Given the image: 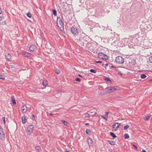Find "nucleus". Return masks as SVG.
I'll return each mask as SVG.
<instances>
[{
	"label": "nucleus",
	"mask_w": 152,
	"mask_h": 152,
	"mask_svg": "<svg viewBox=\"0 0 152 152\" xmlns=\"http://www.w3.org/2000/svg\"><path fill=\"white\" fill-rule=\"evenodd\" d=\"M98 57L99 58L105 61L107 60L108 59V56L103 53H99L98 54Z\"/></svg>",
	"instance_id": "f257e3e1"
},
{
	"label": "nucleus",
	"mask_w": 152,
	"mask_h": 152,
	"mask_svg": "<svg viewBox=\"0 0 152 152\" xmlns=\"http://www.w3.org/2000/svg\"><path fill=\"white\" fill-rule=\"evenodd\" d=\"M115 61L117 64H123L124 61V58L121 56H118L116 58Z\"/></svg>",
	"instance_id": "f03ea898"
},
{
	"label": "nucleus",
	"mask_w": 152,
	"mask_h": 152,
	"mask_svg": "<svg viewBox=\"0 0 152 152\" xmlns=\"http://www.w3.org/2000/svg\"><path fill=\"white\" fill-rule=\"evenodd\" d=\"M70 31L72 33L74 36H77L79 34V31L78 29L76 28L72 27Z\"/></svg>",
	"instance_id": "7ed1b4c3"
},
{
	"label": "nucleus",
	"mask_w": 152,
	"mask_h": 152,
	"mask_svg": "<svg viewBox=\"0 0 152 152\" xmlns=\"http://www.w3.org/2000/svg\"><path fill=\"white\" fill-rule=\"evenodd\" d=\"M119 89L118 87H107L105 90H107L108 93H111Z\"/></svg>",
	"instance_id": "20e7f679"
},
{
	"label": "nucleus",
	"mask_w": 152,
	"mask_h": 152,
	"mask_svg": "<svg viewBox=\"0 0 152 152\" xmlns=\"http://www.w3.org/2000/svg\"><path fill=\"white\" fill-rule=\"evenodd\" d=\"M58 20H59V25L58 24V27L60 30L62 32L64 31V28L63 26V24L61 19V18L59 17H58Z\"/></svg>",
	"instance_id": "39448f33"
},
{
	"label": "nucleus",
	"mask_w": 152,
	"mask_h": 152,
	"mask_svg": "<svg viewBox=\"0 0 152 152\" xmlns=\"http://www.w3.org/2000/svg\"><path fill=\"white\" fill-rule=\"evenodd\" d=\"M33 127L34 126L33 125H30L27 127L26 132L28 135H30L31 134Z\"/></svg>",
	"instance_id": "423d86ee"
},
{
	"label": "nucleus",
	"mask_w": 152,
	"mask_h": 152,
	"mask_svg": "<svg viewBox=\"0 0 152 152\" xmlns=\"http://www.w3.org/2000/svg\"><path fill=\"white\" fill-rule=\"evenodd\" d=\"M121 124V123L119 124L118 122L115 123L113 125L112 127L115 130H116L118 128Z\"/></svg>",
	"instance_id": "0eeeda50"
},
{
	"label": "nucleus",
	"mask_w": 152,
	"mask_h": 152,
	"mask_svg": "<svg viewBox=\"0 0 152 152\" xmlns=\"http://www.w3.org/2000/svg\"><path fill=\"white\" fill-rule=\"evenodd\" d=\"M87 141L89 146L93 145V142L91 138H88L87 139Z\"/></svg>",
	"instance_id": "6e6552de"
},
{
	"label": "nucleus",
	"mask_w": 152,
	"mask_h": 152,
	"mask_svg": "<svg viewBox=\"0 0 152 152\" xmlns=\"http://www.w3.org/2000/svg\"><path fill=\"white\" fill-rule=\"evenodd\" d=\"M6 58L9 61L11 60V56L9 53H6L5 55Z\"/></svg>",
	"instance_id": "1a4fd4ad"
},
{
	"label": "nucleus",
	"mask_w": 152,
	"mask_h": 152,
	"mask_svg": "<svg viewBox=\"0 0 152 152\" xmlns=\"http://www.w3.org/2000/svg\"><path fill=\"white\" fill-rule=\"evenodd\" d=\"M22 122L23 124H25L27 121V119L26 118V117L25 115H23L21 117Z\"/></svg>",
	"instance_id": "9d476101"
},
{
	"label": "nucleus",
	"mask_w": 152,
	"mask_h": 152,
	"mask_svg": "<svg viewBox=\"0 0 152 152\" xmlns=\"http://www.w3.org/2000/svg\"><path fill=\"white\" fill-rule=\"evenodd\" d=\"M22 111L23 113H26L27 111V107L25 106H23L22 107Z\"/></svg>",
	"instance_id": "9b49d317"
},
{
	"label": "nucleus",
	"mask_w": 152,
	"mask_h": 152,
	"mask_svg": "<svg viewBox=\"0 0 152 152\" xmlns=\"http://www.w3.org/2000/svg\"><path fill=\"white\" fill-rule=\"evenodd\" d=\"M36 47L33 45H32L30 46L29 47V50L31 51H33L35 49Z\"/></svg>",
	"instance_id": "f8f14e48"
},
{
	"label": "nucleus",
	"mask_w": 152,
	"mask_h": 152,
	"mask_svg": "<svg viewBox=\"0 0 152 152\" xmlns=\"http://www.w3.org/2000/svg\"><path fill=\"white\" fill-rule=\"evenodd\" d=\"M23 56H26L29 57L31 56V54L27 52H25L23 54Z\"/></svg>",
	"instance_id": "ddd939ff"
},
{
	"label": "nucleus",
	"mask_w": 152,
	"mask_h": 152,
	"mask_svg": "<svg viewBox=\"0 0 152 152\" xmlns=\"http://www.w3.org/2000/svg\"><path fill=\"white\" fill-rule=\"evenodd\" d=\"M62 123L66 126H68L69 124L67 122L64 121L62 120L61 121Z\"/></svg>",
	"instance_id": "4468645a"
},
{
	"label": "nucleus",
	"mask_w": 152,
	"mask_h": 152,
	"mask_svg": "<svg viewBox=\"0 0 152 152\" xmlns=\"http://www.w3.org/2000/svg\"><path fill=\"white\" fill-rule=\"evenodd\" d=\"M12 99V102L13 104H16V101H15V99L14 98V97L13 96H12L11 97Z\"/></svg>",
	"instance_id": "2eb2a0df"
},
{
	"label": "nucleus",
	"mask_w": 152,
	"mask_h": 152,
	"mask_svg": "<svg viewBox=\"0 0 152 152\" xmlns=\"http://www.w3.org/2000/svg\"><path fill=\"white\" fill-rule=\"evenodd\" d=\"M48 81L46 80H43L42 82V85L44 86H46L48 84Z\"/></svg>",
	"instance_id": "dca6fc26"
},
{
	"label": "nucleus",
	"mask_w": 152,
	"mask_h": 152,
	"mask_svg": "<svg viewBox=\"0 0 152 152\" xmlns=\"http://www.w3.org/2000/svg\"><path fill=\"white\" fill-rule=\"evenodd\" d=\"M4 136V132H0V138L2 139Z\"/></svg>",
	"instance_id": "f3484780"
},
{
	"label": "nucleus",
	"mask_w": 152,
	"mask_h": 152,
	"mask_svg": "<svg viewBox=\"0 0 152 152\" xmlns=\"http://www.w3.org/2000/svg\"><path fill=\"white\" fill-rule=\"evenodd\" d=\"M110 135L114 138H115L116 137V135L113 132H110Z\"/></svg>",
	"instance_id": "a211bd4d"
},
{
	"label": "nucleus",
	"mask_w": 152,
	"mask_h": 152,
	"mask_svg": "<svg viewBox=\"0 0 152 152\" xmlns=\"http://www.w3.org/2000/svg\"><path fill=\"white\" fill-rule=\"evenodd\" d=\"M147 77V76L145 74H141L140 75V77L142 79H144Z\"/></svg>",
	"instance_id": "6ab92c4d"
},
{
	"label": "nucleus",
	"mask_w": 152,
	"mask_h": 152,
	"mask_svg": "<svg viewBox=\"0 0 152 152\" xmlns=\"http://www.w3.org/2000/svg\"><path fill=\"white\" fill-rule=\"evenodd\" d=\"M108 93V92H106V91H103L100 93V94L101 95H103L106 94L107 93Z\"/></svg>",
	"instance_id": "aec40b11"
},
{
	"label": "nucleus",
	"mask_w": 152,
	"mask_h": 152,
	"mask_svg": "<svg viewBox=\"0 0 152 152\" xmlns=\"http://www.w3.org/2000/svg\"><path fill=\"white\" fill-rule=\"evenodd\" d=\"M150 115L144 117L143 119L145 121H148V120L149 118H150Z\"/></svg>",
	"instance_id": "412c9836"
},
{
	"label": "nucleus",
	"mask_w": 152,
	"mask_h": 152,
	"mask_svg": "<svg viewBox=\"0 0 152 152\" xmlns=\"http://www.w3.org/2000/svg\"><path fill=\"white\" fill-rule=\"evenodd\" d=\"M108 142L111 145H114L115 144V143L114 141L109 140Z\"/></svg>",
	"instance_id": "4be33fe9"
},
{
	"label": "nucleus",
	"mask_w": 152,
	"mask_h": 152,
	"mask_svg": "<svg viewBox=\"0 0 152 152\" xmlns=\"http://www.w3.org/2000/svg\"><path fill=\"white\" fill-rule=\"evenodd\" d=\"M104 80H105L106 81L108 82H111V81L110 80V78L108 77H105L104 78Z\"/></svg>",
	"instance_id": "5701e85b"
},
{
	"label": "nucleus",
	"mask_w": 152,
	"mask_h": 152,
	"mask_svg": "<svg viewBox=\"0 0 152 152\" xmlns=\"http://www.w3.org/2000/svg\"><path fill=\"white\" fill-rule=\"evenodd\" d=\"M124 138L125 139H127L129 138V134L127 133H126L124 135Z\"/></svg>",
	"instance_id": "b1692460"
},
{
	"label": "nucleus",
	"mask_w": 152,
	"mask_h": 152,
	"mask_svg": "<svg viewBox=\"0 0 152 152\" xmlns=\"http://www.w3.org/2000/svg\"><path fill=\"white\" fill-rule=\"evenodd\" d=\"M52 12H53V14L55 16H56L57 15V11L53 9Z\"/></svg>",
	"instance_id": "393cba45"
},
{
	"label": "nucleus",
	"mask_w": 152,
	"mask_h": 152,
	"mask_svg": "<svg viewBox=\"0 0 152 152\" xmlns=\"http://www.w3.org/2000/svg\"><path fill=\"white\" fill-rule=\"evenodd\" d=\"M80 45V46H83L84 45V43L83 42H82L81 41H79V42Z\"/></svg>",
	"instance_id": "a878e982"
},
{
	"label": "nucleus",
	"mask_w": 152,
	"mask_h": 152,
	"mask_svg": "<svg viewBox=\"0 0 152 152\" xmlns=\"http://www.w3.org/2000/svg\"><path fill=\"white\" fill-rule=\"evenodd\" d=\"M36 150L37 151H39L41 150V149L39 146H37L35 147Z\"/></svg>",
	"instance_id": "bb28decb"
},
{
	"label": "nucleus",
	"mask_w": 152,
	"mask_h": 152,
	"mask_svg": "<svg viewBox=\"0 0 152 152\" xmlns=\"http://www.w3.org/2000/svg\"><path fill=\"white\" fill-rule=\"evenodd\" d=\"M90 71L92 73H96V72H97V71L96 70L94 69H91L90 70Z\"/></svg>",
	"instance_id": "cd10ccee"
},
{
	"label": "nucleus",
	"mask_w": 152,
	"mask_h": 152,
	"mask_svg": "<svg viewBox=\"0 0 152 152\" xmlns=\"http://www.w3.org/2000/svg\"><path fill=\"white\" fill-rule=\"evenodd\" d=\"M86 132L87 134H90L91 133L89 129H87L86 130Z\"/></svg>",
	"instance_id": "c85d7f7f"
},
{
	"label": "nucleus",
	"mask_w": 152,
	"mask_h": 152,
	"mask_svg": "<svg viewBox=\"0 0 152 152\" xmlns=\"http://www.w3.org/2000/svg\"><path fill=\"white\" fill-rule=\"evenodd\" d=\"M129 127V126L128 125H126L124 126V130H126Z\"/></svg>",
	"instance_id": "c756f323"
},
{
	"label": "nucleus",
	"mask_w": 152,
	"mask_h": 152,
	"mask_svg": "<svg viewBox=\"0 0 152 152\" xmlns=\"http://www.w3.org/2000/svg\"><path fill=\"white\" fill-rule=\"evenodd\" d=\"M27 16L29 18H31V14L29 12H28L27 14Z\"/></svg>",
	"instance_id": "7c9ffc66"
},
{
	"label": "nucleus",
	"mask_w": 152,
	"mask_h": 152,
	"mask_svg": "<svg viewBox=\"0 0 152 152\" xmlns=\"http://www.w3.org/2000/svg\"><path fill=\"white\" fill-rule=\"evenodd\" d=\"M61 92V91L60 90H58V96H60L61 95V93H60Z\"/></svg>",
	"instance_id": "2f4dec72"
},
{
	"label": "nucleus",
	"mask_w": 152,
	"mask_h": 152,
	"mask_svg": "<svg viewBox=\"0 0 152 152\" xmlns=\"http://www.w3.org/2000/svg\"><path fill=\"white\" fill-rule=\"evenodd\" d=\"M85 117L86 118H89L90 117V115L88 113H86L85 114Z\"/></svg>",
	"instance_id": "473e14b6"
},
{
	"label": "nucleus",
	"mask_w": 152,
	"mask_h": 152,
	"mask_svg": "<svg viewBox=\"0 0 152 152\" xmlns=\"http://www.w3.org/2000/svg\"><path fill=\"white\" fill-rule=\"evenodd\" d=\"M139 35L138 34H135L134 35V37L133 38H134V37H135L136 39L137 38H138L139 37Z\"/></svg>",
	"instance_id": "72a5a7b5"
},
{
	"label": "nucleus",
	"mask_w": 152,
	"mask_h": 152,
	"mask_svg": "<svg viewBox=\"0 0 152 152\" xmlns=\"http://www.w3.org/2000/svg\"><path fill=\"white\" fill-rule=\"evenodd\" d=\"M75 80L76 81H78V82H80V79L79 78H78V77H77L75 79Z\"/></svg>",
	"instance_id": "f704fd0d"
},
{
	"label": "nucleus",
	"mask_w": 152,
	"mask_h": 152,
	"mask_svg": "<svg viewBox=\"0 0 152 152\" xmlns=\"http://www.w3.org/2000/svg\"><path fill=\"white\" fill-rule=\"evenodd\" d=\"M101 117L104 119H105L106 121H107V117H106L104 116V115H102Z\"/></svg>",
	"instance_id": "c9c22d12"
},
{
	"label": "nucleus",
	"mask_w": 152,
	"mask_h": 152,
	"mask_svg": "<svg viewBox=\"0 0 152 152\" xmlns=\"http://www.w3.org/2000/svg\"><path fill=\"white\" fill-rule=\"evenodd\" d=\"M3 76L0 74V79H5V78L4 77H2Z\"/></svg>",
	"instance_id": "e433bc0d"
},
{
	"label": "nucleus",
	"mask_w": 152,
	"mask_h": 152,
	"mask_svg": "<svg viewBox=\"0 0 152 152\" xmlns=\"http://www.w3.org/2000/svg\"><path fill=\"white\" fill-rule=\"evenodd\" d=\"M149 61L150 63H152V56L150 57Z\"/></svg>",
	"instance_id": "4c0bfd02"
},
{
	"label": "nucleus",
	"mask_w": 152,
	"mask_h": 152,
	"mask_svg": "<svg viewBox=\"0 0 152 152\" xmlns=\"http://www.w3.org/2000/svg\"><path fill=\"white\" fill-rule=\"evenodd\" d=\"M95 62L96 63H98V64H100V63H101L102 62V61H95Z\"/></svg>",
	"instance_id": "58836bf2"
},
{
	"label": "nucleus",
	"mask_w": 152,
	"mask_h": 152,
	"mask_svg": "<svg viewBox=\"0 0 152 152\" xmlns=\"http://www.w3.org/2000/svg\"><path fill=\"white\" fill-rule=\"evenodd\" d=\"M109 113V112H105V115L106 116V117H107V118H108V114Z\"/></svg>",
	"instance_id": "ea45409f"
},
{
	"label": "nucleus",
	"mask_w": 152,
	"mask_h": 152,
	"mask_svg": "<svg viewBox=\"0 0 152 152\" xmlns=\"http://www.w3.org/2000/svg\"><path fill=\"white\" fill-rule=\"evenodd\" d=\"M2 119L3 120L4 123H5V117H2Z\"/></svg>",
	"instance_id": "a19ab883"
},
{
	"label": "nucleus",
	"mask_w": 152,
	"mask_h": 152,
	"mask_svg": "<svg viewBox=\"0 0 152 152\" xmlns=\"http://www.w3.org/2000/svg\"><path fill=\"white\" fill-rule=\"evenodd\" d=\"M32 119L33 120H35V117L34 115H33V114H32Z\"/></svg>",
	"instance_id": "79ce46f5"
},
{
	"label": "nucleus",
	"mask_w": 152,
	"mask_h": 152,
	"mask_svg": "<svg viewBox=\"0 0 152 152\" xmlns=\"http://www.w3.org/2000/svg\"><path fill=\"white\" fill-rule=\"evenodd\" d=\"M133 146L134 148H135V149H137V147L135 145L133 144Z\"/></svg>",
	"instance_id": "37998d69"
},
{
	"label": "nucleus",
	"mask_w": 152,
	"mask_h": 152,
	"mask_svg": "<svg viewBox=\"0 0 152 152\" xmlns=\"http://www.w3.org/2000/svg\"><path fill=\"white\" fill-rule=\"evenodd\" d=\"M118 74L120 75L121 76H122L123 75L121 73V72H119L118 73Z\"/></svg>",
	"instance_id": "c03bdc74"
},
{
	"label": "nucleus",
	"mask_w": 152,
	"mask_h": 152,
	"mask_svg": "<svg viewBox=\"0 0 152 152\" xmlns=\"http://www.w3.org/2000/svg\"><path fill=\"white\" fill-rule=\"evenodd\" d=\"M3 17L2 16H0V21L2 19Z\"/></svg>",
	"instance_id": "a18cd8bd"
},
{
	"label": "nucleus",
	"mask_w": 152,
	"mask_h": 152,
	"mask_svg": "<svg viewBox=\"0 0 152 152\" xmlns=\"http://www.w3.org/2000/svg\"><path fill=\"white\" fill-rule=\"evenodd\" d=\"M2 13V10H1V8L0 7V14H1Z\"/></svg>",
	"instance_id": "49530a36"
},
{
	"label": "nucleus",
	"mask_w": 152,
	"mask_h": 152,
	"mask_svg": "<svg viewBox=\"0 0 152 152\" xmlns=\"http://www.w3.org/2000/svg\"><path fill=\"white\" fill-rule=\"evenodd\" d=\"M89 123H85V125H89Z\"/></svg>",
	"instance_id": "de8ad7c7"
},
{
	"label": "nucleus",
	"mask_w": 152,
	"mask_h": 152,
	"mask_svg": "<svg viewBox=\"0 0 152 152\" xmlns=\"http://www.w3.org/2000/svg\"><path fill=\"white\" fill-rule=\"evenodd\" d=\"M0 132L2 133V132H4L3 130H1L0 131Z\"/></svg>",
	"instance_id": "09e8293b"
},
{
	"label": "nucleus",
	"mask_w": 152,
	"mask_h": 152,
	"mask_svg": "<svg viewBox=\"0 0 152 152\" xmlns=\"http://www.w3.org/2000/svg\"><path fill=\"white\" fill-rule=\"evenodd\" d=\"M11 67L12 68H13L14 67V66H13V65H11Z\"/></svg>",
	"instance_id": "8fccbe9b"
},
{
	"label": "nucleus",
	"mask_w": 152,
	"mask_h": 152,
	"mask_svg": "<svg viewBox=\"0 0 152 152\" xmlns=\"http://www.w3.org/2000/svg\"><path fill=\"white\" fill-rule=\"evenodd\" d=\"M78 75L80 77H82V76H81V75L80 74H78Z\"/></svg>",
	"instance_id": "3c124183"
},
{
	"label": "nucleus",
	"mask_w": 152,
	"mask_h": 152,
	"mask_svg": "<svg viewBox=\"0 0 152 152\" xmlns=\"http://www.w3.org/2000/svg\"><path fill=\"white\" fill-rule=\"evenodd\" d=\"M142 152H147L146 151H145V150H142Z\"/></svg>",
	"instance_id": "603ef678"
},
{
	"label": "nucleus",
	"mask_w": 152,
	"mask_h": 152,
	"mask_svg": "<svg viewBox=\"0 0 152 152\" xmlns=\"http://www.w3.org/2000/svg\"><path fill=\"white\" fill-rule=\"evenodd\" d=\"M105 65L106 66H108V64H105Z\"/></svg>",
	"instance_id": "864d4df0"
},
{
	"label": "nucleus",
	"mask_w": 152,
	"mask_h": 152,
	"mask_svg": "<svg viewBox=\"0 0 152 152\" xmlns=\"http://www.w3.org/2000/svg\"><path fill=\"white\" fill-rule=\"evenodd\" d=\"M60 72V71L59 70L58 71V74Z\"/></svg>",
	"instance_id": "5fc2aeb1"
},
{
	"label": "nucleus",
	"mask_w": 152,
	"mask_h": 152,
	"mask_svg": "<svg viewBox=\"0 0 152 152\" xmlns=\"http://www.w3.org/2000/svg\"><path fill=\"white\" fill-rule=\"evenodd\" d=\"M69 150H66V151H65V152H69Z\"/></svg>",
	"instance_id": "6e6d98bb"
},
{
	"label": "nucleus",
	"mask_w": 152,
	"mask_h": 152,
	"mask_svg": "<svg viewBox=\"0 0 152 152\" xmlns=\"http://www.w3.org/2000/svg\"><path fill=\"white\" fill-rule=\"evenodd\" d=\"M2 129H2V127H0V131L1 130H2Z\"/></svg>",
	"instance_id": "4d7b16f0"
},
{
	"label": "nucleus",
	"mask_w": 152,
	"mask_h": 152,
	"mask_svg": "<svg viewBox=\"0 0 152 152\" xmlns=\"http://www.w3.org/2000/svg\"><path fill=\"white\" fill-rule=\"evenodd\" d=\"M50 115H53V114L52 113H50Z\"/></svg>",
	"instance_id": "13d9d810"
},
{
	"label": "nucleus",
	"mask_w": 152,
	"mask_h": 152,
	"mask_svg": "<svg viewBox=\"0 0 152 152\" xmlns=\"http://www.w3.org/2000/svg\"><path fill=\"white\" fill-rule=\"evenodd\" d=\"M111 67H112V68H115V67H114V66H111Z\"/></svg>",
	"instance_id": "bf43d9fd"
},
{
	"label": "nucleus",
	"mask_w": 152,
	"mask_h": 152,
	"mask_svg": "<svg viewBox=\"0 0 152 152\" xmlns=\"http://www.w3.org/2000/svg\"><path fill=\"white\" fill-rule=\"evenodd\" d=\"M56 73L57 74V70H56Z\"/></svg>",
	"instance_id": "052dcab7"
},
{
	"label": "nucleus",
	"mask_w": 152,
	"mask_h": 152,
	"mask_svg": "<svg viewBox=\"0 0 152 152\" xmlns=\"http://www.w3.org/2000/svg\"><path fill=\"white\" fill-rule=\"evenodd\" d=\"M147 43H149V42H148V41H147Z\"/></svg>",
	"instance_id": "680f3d73"
},
{
	"label": "nucleus",
	"mask_w": 152,
	"mask_h": 152,
	"mask_svg": "<svg viewBox=\"0 0 152 152\" xmlns=\"http://www.w3.org/2000/svg\"><path fill=\"white\" fill-rule=\"evenodd\" d=\"M57 20H56V24H57Z\"/></svg>",
	"instance_id": "e2e57ef3"
},
{
	"label": "nucleus",
	"mask_w": 152,
	"mask_h": 152,
	"mask_svg": "<svg viewBox=\"0 0 152 152\" xmlns=\"http://www.w3.org/2000/svg\"><path fill=\"white\" fill-rule=\"evenodd\" d=\"M104 65V64H102V66H103Z\"/></svg>",
	"instance_id": "0e129e2a"
},
{
	"label": "nucleus",
	"mask_w": 152,
	"mask_h": 152,
	"mask_svg": "<svg viewBox=\"0 0 152 152\" xmlns=\"http://www.w3.org/2000/svg\"><path fill=\"white\" fill-rule=\"evenodd\" d=\"M151 119L152 120V118H151Z\"/></svg>",
	"instance_id": "69168bd1"
}]
</instances>
